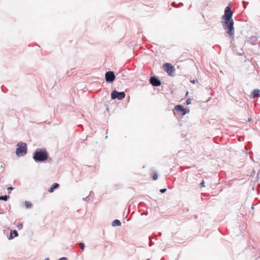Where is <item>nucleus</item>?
Masks as SVG:
<instances>
[{"label": "nucleus", "mask_w": 260, "mask_h": 260, "mask_svg": "<svg viewBox=\"0 0 260 260\" xmlns=\"http://www.w3.org/2000/svg\"><path fill=\"white\" fill-rule=\"evenodd\" d=\"M233 12L231 11L230 6L226 7L224 15L222 16V25L226 30V33L232 38H234L235 30L234 27V22L232 18Z\"/></svg>", "instance_id": "nucleus-1"}, {"label": "nucleus", "mask_w": 260, "mask_h": 260, "mask_svg": "<svg viewBox=\"0 0 260 260\" xmlns=\"http://www.w3.org/2000/svg\"><path fill=\"white\" fill-rule=\"evenodd\" d=\"M48 156L45 149H37L34 153L33 158L36 161H43L47 159Z\"/></svg>", "instance_id": "nucleus-2"}, {"label": "nucleus", "mask_w": 260, "mask_h": 260, "mask_svg": "<svg viewBox=\"0 0 260 260\" xmlns=\"http://www.w3.org/2000/svg\"><path fill=\"white\" fill-rule=\"evenodd\" d=\"M16 154L18 156H23L27 152L26 144L22 142H19L17 145Z\"/></svg>", "instance_id": "nucleus-3"}, {"label": "nucleus", "mask_w": 260, "mask_h": 260, "mask_svg": "<svg viewBox=\"0 0 260 260\" xmlns=\"http://www.w3.org/2000/svg\"><path fill=\"white\" fill-rule=\"evenodd\" d=\"M125 93L124 92H117L116 90H114L112 92L111 96L112 99H117L118 100H122L125 97Z\"/></svg>", "instance_id": "nucleus-4"}, {"label": "nucleus", "mask_w": 260, "mask_h": 260, "mask_svg": "<svg viewBox=\"0 0 260 260\" xmlns=\"http://www.w3.org/2000/svg\"><path fill=\"white\" fill-rule=\"evenodd\" d=\"M163 68L164 70L167 72L169 75H172L173 73L174 72V69L171 63H165L164 65Z\"/></svg>", "instance_id": "nucleus-5"}, {"label": "nucleus", "mask_w": 260, "mask_h": 260, "mask_svg": "<svg viewBox=\"0 0 260 260\" xmlns=\"http://www.w3.org/2000/svg\"><path fill=\"white\" fill-rule=\"evenodd\" d=\"M115 79V76L113 72L109 71L105 74V79L107 82H113Z\"/></svg>", "instance_id": "nucleus-6"}, {"label": "nucleus", "mask_w": 260, "mask_h": 260, "mask_svg": "<svg viewBox=\"0 0 260 260\" xmlns=\"http://www.w3.org/2000/svg\"><path fill=\"white\" fill-rule=\"evenodd\" d=\"M150 82L152 85L155 86H159L161 84L160 81L155 77H151Z\"/></svg>", "instance_id": "nucleus-7"}, {"label": "nucleus", "mask_w": 260, "mask_h": 260, "mask_svg": "<svg viewBox=\"0 0 260 260\" xmlns=\"http://www.w3.org/2000/svg\"><path fill=\"white\" fill-rule=\"evenodd\" d=\"M247 42L253 45H254L257 44V42H258V39H257V37L253 36H251L250 37L248 38L247 40Z\"/></svg>", "instance_id": "nucleus-8"}, {"label": "nucleus", "mask_w": 260, "mask_h": 260, "mask_svg": "<svg viewBox=\"0 0 260 260\" xmlns=\"http://www.w3.org/2000/svg\"><path fill=\"white\" fill-rule=\"evenodd\" d=\"M250 96L253 99L259 97L260 96V90L258 89H254L251 92Z\"/></svg>", "instance_id": "nucleus-9"}, {"label": "nucleus", "mask_w": 260, "mask_h": 260, "mask_svg": "<svg viewBox=\"0 0 260 260\" xmlns=\"http://www.w3.org/2000/svg\"><path fill=\"white\" fill-rule=\"evenodd\" d=\"M18 236V234L17 231H16V230L12 231L10 232V236H9V237L8 238V239L9 240H12L14 238Z\"/></svg>", "instance_id": "nucleus-10"}, {"label": "nucleus", "mask_w": 260, "mask_h": 260, "mask_svg": "<svg viewBox=\"0 0 260 260\" xmlns=\"http://www.w3.org/2000/svg\"><path fill=\"white\" fill-rule=\"evenodd\" d=\"M180 112H182V115H184L189 112V110L188 108H184L182 106L180 105Z\"/></svg>", "instance_id": "nucleus-11"}, {"label": "nucleus", "mask_w": 260, "mask_h": 260, "mask_svg": "<svg viewBox=\"0 0 260 260\" xmlns=\"http://www.w3.org/2000/svg\"><path fill=\"white\" fill-rule=\"evenodd\" d=\"M59 184L57 183H54L51 187L50 188V189L48 190V191L49 192H53L54 190L55 189L59 187Z\"/></svg>", "instance_id": "nucleus-12"}, {"label": "nucleus", "mask_w": 260, "mask_h": 260, "mask_svg": "<svg viewBox=\"0 0 260 260\" xmlns=\"http://www.w3.org/2000/svg\"><path fill=\"white\" fill-rule=\"evenodd\" d=\"M112 225L113 226H120L121 225V222L118 219H115L112 222Z\"/></svg>", "instance_id": "nucleus-13"}, {"label": "nucleus", "mask_w": 260, "mask_h": 260, "mask_svg": "<svg viewBox=\"0 0 260 260\" xmlns=\"http://www.w3.org/2000/svg\"><path fill=\"white\" fill-rule=\"evenodd\" d=\"M151 176L153 180H155L157 179V174L155 171H152L151 174Z\"/></svg>", "instance_id": "nucleus-14"}, {"label": "nucleus", "mask_w": 260, "mask_h": 260, "mask_svg": "<svg viewBox=\"0 0 260 260\" xmlns=\"http://www.w3.org/2000/svg\"><path fill=\"white\" fill-rule=\"evenodd\" d=\"M9 196L6 195L5 196H1L0 200L7 201L9 198Z\"/></svg>", "instance_id": "nucleus-15"}, {"label": "nucleus", "mask_w": 260, "mask_h": 260, "mask_svg": "<svg viewBox=\"0 0 260 260\" xmlns=\"http://www.w3.org/2000/svg\"><path fill=\"white\" fill-rule=\"evenodd\" d=\"M25 206L27 208H30L32 207V204L30 202L26 201L25 202Z\"/></svg>", "instance_id": "nucleus-16"}, {"label": "nucleus", "mask_w": 260, "mask_h": 260, "mask_svg": "<svg viewBox=\"0 0 260 260\" xmlns=\"http://www.w3.org/2000/svg\"><path fill=\"white\" fill-rule=\"evenodd\" d=\"M177 111H179V105H176L175 107L174 110V113L175 115H176Z\"/></svg>", "instance_id": "nucleus-17"}, {"label": "nucleus", "mask_w": 260, "mask_h": 260, "mask_svg": "<svg viewBox=\"0 0 260 260\" xmlns=\"http://www.w3.org/2000/svg\"><path fill=\"white\" fill-rule=\"evenodd\" d=\"M79 246H80V248H81L82 250H83V249H84V244H83V243H79Z\"/></svg>", "instance_id": "nucleus-18"}, {"label": "nucleus", "mask_w": 260, "mask_h": 260, "mask_svg": "<svg viewBox=\"0 0 260 260\" xmlns=\"http://www.w3.org/2000/svg\"><path fill=\"white\" fill-rule=\"evenodd\" d=\"M186 103L187 105H189L191 104V99H188L186 101Z\"/></svg>", "instance_id": "nucleus-19"}, {"label": "nucleus", "mask_w": 260, "mask_h": 260, "mask_svg": "<svg viewBox=\"0 0 260 260\" xmlns=\"http://www.w3.org/2000/svg\"><path fill=\"white\" fill-rule=\"evenodd\" d=\"M190 82L193 83V84H194L195 83L198 82V80H197V78H196L195 79H193L192 80H190Z\"/></svg>", "instance_id": "nucleus-20"}, {"label": "nucleus", "mask_w": 260, "mask_h": 260, "mask_svg": "<svg viewBox=\"0 0 260 260\" xmlns=\"http://www.w3.org/2000/svg\"><path fill=\"white\" fill-rule=\"evenodd\" d=\"M204 181H203L201 183H200V186L201 187H205V184H204Z\"/></svg>", "instance_id": "nucleus-21"}, {"label": "nucleus", "mask_w": 260, "mask_h": 260, "mask_svg": "<svg viewBox=\"0 0 260 260\" xmlns=\"http://www.w3.org/2000/svg\"><path fill=\"white\" fill-rule=\"evenodd\" d=\"M17 227L18 228V229H21L23 227V225L22 224H19L18 225H17Z\"/></svg>", "instance_id": "nucleus-22"}, {"label": "nucleus", "mask_w": 260, "mask_h": 260, "mask_svg": "<svg viewBox=\"0 0 260 260\" xmlns=\"http://www.w3.org/2000/svg\"><path fill=\"white\" fill-rule=\"evenodd\" d=\"M166 189L164 188V189H161L160 190V192H161V193H164L166 191Z\"/></svg>", "instance_id": "nucleus-23"}, {"label": "nucleus", "mask_w": 260, "mask_h": 260, "mask_svg": "<svg viewBox=\"0 0 260 260\" xmlns=\"http://www.w3.org/2000/svg\"><path fill=\"white\" fill-rule=\"evenodd\" d=\"M58 260H67V258L63 257L59 258Z\"/></svg>", "instance_id": "nucleus-24"}, {"label": "nucleus", "mask_w": 260, "mask_h": 260, "mask_svg": "<svg viewBox=\"0 0 260 260\" xmlns=\"http://www.w3.org/2000/svg\"><path fill=\"white\" fill-rule=\"evenodd\" d=\"M251 118H248V120L246 121V122H250V121H251Z\"/></svg>", "instance_id": "nucleus-25"}, {"label": "nucleus", "mask_w": 260, "mask_h": 260, "mask_svg": "<svg viewBox=\"0 0 260 260\" xmlns=\"http://www.w3.org/2000/svg\"><path fill=\"white\" fill-rule=\"evenodd\" d=\"M13 189V188H12V187H8V189H9V190H11V189Z\"/></svg>", "instance_id": "nucleus-26"}, {"label": "nucleus", "mask_w": 260, "mask_h": 260, "mask_svg": "<svg viewBox=\"0 0 260 260\" xmlns=\"http://www.w3.org/2000/svg\"><path fill=\"white\" fill-rule=\"evenodd\" d=\"M45 260H49L48 258H46Z\"/></svg>", "instance_id": "nucleus-27"}, {"label": "nucleus", "mask_w": 260, "mask_h": 260, "mask_svg": "<svg viewBox=\"0 0 260 260\" xmlns=\"http://www.w3.org/2000/svg\"><path fill=\"white\" fill-rule=\"evenodd\" d=\"M187 94H188V92H186V95H187Z\"/></svg>", "instance_id": "nucleus-28"}]
</instances>
